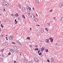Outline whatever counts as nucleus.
<instances>
[{"mask_svg":"<svg viewBox=\"0 0 63 63\" xmlns=\"http://www.w3.org/2000/svg\"><path fill=\"white\" fill-rule=\"evenodd\" d=\"M38 45H35V47H36V48H37V47H38Z\"/></svg>","mask_w":63,"mask_h":63,"instance_id":"f704fd0d","label":"nucleus"},{"mask_svg":"<svg viewBox=\"0 0 63 63\" xmlns=\"http://www.w3.org/2000/svg\"><path fill=\"white\" fill-rule=\"evenodd\" d=\"M53 19H54L55 20V19H56V18H55V17H54L53 18Z\"/></svg>","mask_w":63,"mask_h":63,"instance_id":"c03bdc74","label":"nucleus"},{"mask_svg":"<svg viewBox=\"0 0 63 63\" xmlns=\"http://www.w3.org/2000/svg\"><path fill=\"white\" fill-rule=\"evenodd\" d=\"M9 38L10 39V40H13V36L12 35L10 36L9 37Z\"/></svg>","mask_w":63,"mask_h":63,"instance_id":"20e7f679","label":"nucleus"},{"mask_svg":"<svg viewBox=\"0 0 63 63\" xmlns=\"http://www.w3.org/2000/svg\"><path fill=\"white\" fill-rule=\"evenodd\" d=\"M52 11V9H51V10H50L49 11V12H51Z\"/></svg>","mask_w":63,"mask_h":63,"instance_id":"c85d7f7f","label":"nucleus"},{"mask_svg":"<svg viewBox=\"0 0 63 63\" xmlns=\"http://www.w3.org/2000/svg\"><path fill=\"white\" fill-rule=\"evenodd\" d=\"M34 15L33 14H32V16H31V18H34V17H35V16H34Z\"/></svg>","mask_w":63,"mask_h":63,"instance_id":"6e6552de","label":"nucleus"},{"mask_svg":"<svg viewBox=\"0 0 63 63\" xmlns=\"http://www.w3.org/2000/svg\"><path fill=\"white\" fill-rule=\"evenodd\" d=\"M3 60V58H0V61H1Z\"/></svg>","mask_w":63,"mask_h":63,"instance_id":"a211bd4d","label":"nucleus"},{"mask_svg":"<svg viewBox=\"0 0 63 63\" xmlns=\"http://www.w3.org/2000/svg\"><path fill=\"white\" fill-rule=\"evenodd\" d=\"M3 46H5V43H3Z\"/></svg>","mask_w":63,"mask_h":63,"instance_id":"ea45409f","label":"nucleus"},{"mask_svg":"<svg viewBox=\"0 0 63 63\" xmlns=\"http://www.w3.org/2000/svg\"><path fill=\"white\" fill-rule=\"evenodd\" d=\"M14 61V63H16V61Z\"/></svg>","mask_w":63,"mask_h":63,"instance_id":"c756f323","label":"nucleus"},{"mask_svg":"<svg viewBox=\"0 0 63 63\" xmlns=\"http://www.w3.org/2000/svg\"><path fill=\"white\" fill-rule=\"evenodd\" d=\"M51 39H52V37H50L49 38V40H51Z\"/></svg>","mask_w":63,"mask_h":63,"instance_id":"79ce46f5","label":"nucleus"},{"mask_svg":"<svg viewBox=\"0 0 63 63\" xmlns=\"http://www.w3.org/2000/svg\"><path fill=\"white\" fill-rule=\"evenodd\" d=\"M45 51H46V52H48V49H46L45 50Z\"/></svg>","mask_w":63,"mask_h":63,"instance_id":"a878e982","label":"nucleus"},{"mask_svg":"<svg viewBox=\"0 0 63 63\" xmlns=\"http://www.w3.org/2000/svg\"><path fill=\"white\" fill-rule=\"evenodd\" d=\"M50 60L51 62H53V58H51Z\"/></svg>","mask_w":63,"mask_h":63,"instance_id":"1a4fd4ad","label":"nucleus"},{"mask_svg":"<svg viewBox=\"0 0 63 63\" xmlns=\"http://www.w3.org/2000/svg\"><path fill=\"white\" fill-rule=\"evenodd\" d=\"M28 9H29V11H31V7H29L28 8Z\"/></svg>","mask_w":63,"mask_h":63,"instance_id":"2eb2a0df","label":"nucleus"},{"mask_svg":"<svg viewBox=\"0 0 63 63\" xmlns=\"http://www.w3.org/2000/svg\"><path fill=\"white\" fill-rule=\"evenodd\" d=\"M61 21H63V17H62L61 19Z\"/></svg>","mask_w":63,"mask_h":63,"instance_id":"7c9ffc66","label":"nucleus"},{"mask_svg":"<svg viewBox=\"0 0 63 63\" xmlns=\"http://www.w3.org/2000/svg\"><path fill=\"white\" fill-rule=\"evenodd\" d=\"M3 11H5V8H4L3 9Z\"/></svg>","mask_w":63,"mask_h":63,"instance_id":"052dcab7","label":"nucleus"},{"mask_svg":"<svg viewBox=\"0 0 63 63\" xmlns=\"http://www.w3.org/2000/svg\"><path fill=\"white\" fill-rule=\"evenodd\" d=\"M6 5V3H4V4H3V6H6V5Z\"/></svg>","mask_w":63,"mask_h":63,"instance_id":"49530a36","label":"nucleus"},{"mask_svg":"<svg viewBox=\"0 0 63 63\" xmlns=\"http://www.w3.org/2000/svg\"><path fill=\"white\" fill-rule=\"evenodd\" d=\"M21 53V54L22 55V54H23V53Z\"/></svg>","mask_w":63,"mask_h":63,"instance_id":"4d7b16f0","label":"nucleus"},{"mask_svg":"<svg viewBox=\"0 0 63 63\" xmlns=\"http://www.w3.org/2000/svg\"><path fill=\"white\" fill-rule=\"evenodd\" d=\"M2 57H4V55H2Z\"/></svg>","mask_w":63,"mask_h":63,"instance_id":"864d4df0","label":"nucleus"},{"mask_svg":"<svg viewBox=\"0 0 63 63\" xmlns=\"http://www.w3.org/2000/svg\"><path fill=\"white\" fill-rule=\"evenodd\" d=\"M44 47H42V50H43L44 49Z\"/></svg>","mask_w":63,"mask_h":63,"instance_id":"4c0bfd02","label":"nucleus"},{"mask_svg":"<svg viewBox=\"0 0 63 63\" xmlns=\"http://www.w3.org/2000/svg\"><path fill=\"white\" fill-rule=\"evenodd\" d=\"M7 5L6 6H9V3H8V2H7Z\"/></svg>","mask_w":63,"mask_h":63,"instance_id":"a18cd8bd","label":"nucleus"},{"mask_svg":"<svg viewBox=\"0 0 63 63\" xmlns=\"http://www.w3.org/2000/svg\"><path fill=\"white\" fill-rule=\"evenodd\" d=\"M35 50H39V49L38 48H35Z\"/></svg>","mask_w":63,"mask_h":63,"instance_id":"4be33fe9","label":"nucleus"},{"mask_svg":"<svg viewBox=\"0 0 63 63\" xmlns=\"http://www.w3.org/2000/svg\"><path fill=\"white\" fill-rule=\"evenodd\" d=\"M7 3H5V5H6V6H7Z\"/></svg>","mask_w":63,"mask_h":63,"instance_id":"338daca9","label":"nucleus"},{"mask_svg":"<svg viewBox=\"0 0 63 63\" xmlns=\"http://www.w3.org/2000/svg\"><path fill=\"white\" fill-rule=\"evenodd\" d=\"M49 41V40L48 39H47L46 40H45V42L46 43H48V41Z\"/></svg>","mask_w":63,"mask_h":63,"instance_id":"0eeeda50","label":"nucleus"},{"mask_svg":"<svg viewBox=\"0 0 63 63\" xmlns=\"http://www.w3.org/2000/svg\"><path fill=\"white\" fill-rule=\"evenodd\" d=\"M30 12H27V14H29V15L28 14V15H30Z\"/></svg>","mask_w":63,"mask_h":63,"instance_id":"b1692460","label":"nucleus"},{"mask_svg":"<svg viewBox=\"0 0 63 63\" xmlns=\"http://www.w3.org/2000/svg\"><path fill=\"white\" fill-rule=\"evenodd\" d=\"M45 30H47V32H48V29H47V28H45Z\"/></svg>","mask_w":63,"mask_h":63,"instance_id":"5701e85b","label":"nucleus"},{"mask_svg":"<svg viewBox=\"0 0 63 63\" xmlns=\"http://www.w3.org/2000/svg\"><path fill=\"white\" fill-rule=\"evenodd\" d=\"M22 17L23 18H25V17L24 16V15H22Z\"/></svg>","mask_w":63,"mask_h":63,"instance_id":"f3484780","label":"nucleus"},{"mask_svg":"<svg viewBox=\"0 0 63 63\" xmlns=\"http://www.w3.org/2000/svg\"><path fill=\"white\" fill-rule=\"evenodd\" d=\"M27 39H28V40H30V37H28L27 38Z\"/></svg>","mask_w":63,"mask_h":63,"instance_id":"412c9836","label":"nucleus"},{"mask_svg":"<svg viewBox=\"0 0 63 63\" xmlns=\"http://www.w3.org/2000/svg\"><path fill=\"white\" fill-rule=\"evenodd\" d=\"M5 38L6 39V40H8V39H7V37H6Z\"/></svg>","mask_w":63,"mask_h":63,"instance_id":"09e8293b","label":"nucleus"},{"mask_svg":"<svg viewBox=\"0 0 63 63\" xmlns=\"http://www.w3.org/2000/svg\"><path fill=\"white\" fill-rule=\"evenodd\" d=\"M57 45V43H56V44H55V45Z\"/></svg>","mask_w":63,"mask_h":63,"instance_id":"e2e57ef3","label":"nucleus"},{"mask_svg":"<svg viewBox=\"0 0 63 63\" xmlns=\"http://www.w3.org/2000/svg\"><path fill=\"white\" fill-rule=\"evenodd\" d=\"M47 24L48 25H50V23H47Z\"/></svg>","mask_w":63,"mask_h":63,"instance_id":"37998d69","label":"nucleus"},{"mask_svg":"<svg viewBox=\"0 0 63 63\" xmlns=\"http://www.w3.org/2000/svg\"><path fill=\"white\" fill-rule=\"evenodd\" d=\"M4 35H2L1 36V37H3Z\"/></svg>","mask_w":63,"mask_h":63,"instance_id":"3c124183","label":"nucleus"},{"mask_svg":"<svg viewBox=\"0 0 63 63\" xmlns=\"http://www.w3.org/2000/svg\"><path fill=\"white\" fill-rule=\"evenodd\" d=\"M17 44H19V42H18V41H17Z\"/></svg>","mask_w":63,"mask_h":63,"instance_id":"a19ab883","label":"nucleus"},{"mask_svg":"<svg viewBox=\"0 0 63 63\" xmlns=\"http://www.w3.org/2000/svg\"><path fill=\"white\" fill-rule=\"evenodd\" d=\"M5 3H7V2H4H4H2V4H3V5H4V4H5Z\"/></svg>","mask_w":63,"mask_h":63,"instance_id":"aec40b11","label":"nucleus"},{"mask_svg":"<svg viewBox=\"0 0 63 63\" xmlns=\"http://www.w3.org/2000/svg\"><path fill=\"white\" fill-rule=\"evenodd\" d=\"M42 11H40V12H39V14H40V15H41V14H42Z\"/></svg>","mask_w":63,"mask_h":63,"instance_id":"58836bf2","label":"nucleus"},{"mask_svg":"<svg viewBox=\"0 0 63 63\" xmlns=\"http://www.w3.org/2000/svg\"><path fill=\"white\" fill-rule=\"evenodd\" d=\"M22 11H23V12H25V8L24 7H23L21 9Z\"/></svg>","mask_w":63,"mask_h":63,"instance_id":"39448f33","label":"nucleus"},{"mask_svg":"<svg viewBox=\"0 0 63 63\" xmlns=\"http://www.w3.org/2000/svg\"><path fill=\"white\" fill-rule=\"evenodd\" d=\"M63 6V2H62L60 3L59 5V7L60 8L62 7V6Z\"/></svg>","mask_w":63,"mask_h":63,"instance_id":"f257e3e1","label":"nucleus"},{"mask_svg":"<svg viewBox=\"0 0 63 63\" xmlns=\"http://www.w3.org/2000/svg\"><path fill=\"white\" fill-rule=\"evenodd\" d=\"M33 10H34V7H33Z\"/></svg>","mask_w":63,"mask_h":63,"instance_id":"680f3d73","label":"nucleus"},{"mask_svg":"<svg viewBox=\"0 0 63 63\" xmlns=\"http://www.w3.org/2000/svg\"><path fill=\"white\" fill-rule=\"evenodd\" d=\"M4 22H5L6 21H4Z\"/></svg>","mask_w":63,"mask_h":63,"instance_id":"774afa93","label":"nucleus"},{"mask_svg":"<svg viewBox=\"0 0 63 63\" xmlns=\"http://www.w3.org/2000/svg\"><path fill=\"white\" fill-rule=\"evenodd\" d=\"M1 31V28H0V31Z\"/></svg>","mask_w":63,"mask_h":63,"instance_id":"69168bd1","label":"nucleus"},{"mask_svg":"<svg viewBox=\"0 0 63 63\" xmlns=\"http://www.w3.org/2000/svg\"><path fill=\"white\" fill-rule=\"evenodd\" d=\"M12 44H16V43H15L14 42H13L12 43Z\"/></svg>","mask_w":63,"mask_h":63,"instance_id":"c9c22d12","label":"nucleus"},{"mask_svg":"<svg viewBox=\"0 0 63 63\" xmlns=\"http://www.w3.org/2000/svg\"><path fill=\"white\" fill-rule=\"evenodd\" d=\"M25 62H26V63H27V61L26 60H25Z\"/></svg>","mask_w":63,"mask_h":63,"instance_id":"2f4dec72","label":"nucleus"},{"mask_svg":"<svg viewBox=\"0 0 63 63\" xmlns=\"http://www.w3.org/2000/svg\"><path fill=\"white\" fill-rule=\"evenodd\" d=\"M35 2L37 4H39V1L38 0H35Z\"/></svg>","mask_w":63,"mask_h":63,"instance_id":"423d86ee","label":"nucleus"},{"mask_svg":"<svg viewBox=\"0 0 63 63\" xmlns=\"http://www.w3.org/2000/svg\"><path fill=\"white\" fill-rule=\"evenodd\" d=\"M16 21V19H15V21Z\"/></svg>","mask_w":63,"mask_h":63,"instance_id":"bf43d9fd","label":"nucleus"},{"mask_svg":"<svg viewBox=\"0 0 63 63\" xmlns=\"http://www.w3.org/2000/svg\"><path fill=\"white\" fill-rule=\"evenodd\" d=\"M11 52H12L13 53L14 52V50H13V51H12Z\"/></svg>","mask_w":63,"mask_h":63,"instance_id":"13d9d810","label":"nucleus"},{"mask_svg":"<svg viewBox=\"0 0 63 63\" xmlns=\"http://www.w3.org/2000/svg\"><path fill=\"white\" fill-rule=\"evenodd\" d=\"M53 41V39H52L51 40V42L52 43Z\"/></svg>","mask_w":63,"mask_h":63,"instance_id":"6ab92c4d","label":"nucleus"},{"mask_svg":"<svg viewBox=\"0 0 63 63\" xmlns=\"http://www.w3.org/2000/svg\"><path fill=\"white\" fill-rule=\"evenodd\" d=\"M37 26H40V25H36Z\"/></svg>","mask_w":63,"mask_h":63,"instance_id":"6e6d98bb","label":"nucleus"},{"mask_svg":"<svg viewBox=\"0 0 63 63\" xmlns=\"http://www.w3.org/2000/svg\"><path fill=\"white\" fill-rule=\"evenodd\" d=\"M10 50L11 51H13V50L12 49H10Z\"/></svg>","mask_w":63,"mask_h":63,"instance_id":"de8ad7c7","label":"nucleus"},{"mask_svg":"<svg viewBox=\"0 0 63 63\" xmlns=\"http://www.w3.org/2000/svg\"><path fill=\"white\" fill-rule=\"evenodd\" d=\"M31 29H32L31 28H30V30H31Z\"/></svg>","mask_w":63,"mask_h":63,"instance_id":"0e129e2a","label":"nucleus"},{"mask_svg":"<svg viewBox=\"0 0 63 63\" xmlns=\"http://www.w3.org/2000/svg\"><path fill=\"white\" fill-rule=\"evenodd\" d=\"M29 6H27V9H28V8H29Z\"/></svg>","mask_w":63,"mask_h":63,"instance_id":"8fccbe9b","label":"nucleus"},{"mask_svg":"<svg viewBox=\"0 0 63 63\" xmlns=\"http://www.w3.org/2000/svg\"><path fill=\"white\" fill-rule=\"evenodd\" d=\"M18 19L19 20H20V17H19L18 18Z\"/></svg>","mask_w":63,"mask_h":63,"instance_id":"603ef678","label":"nucleus"},{"mask_svg":"<svg viewBox=\"0 0 63 63\" xmlns=\"http://www.w3.org/2000/svg\"><path fill=\"white\" fill-rule=\"evenodd\" d=\"M4 48H3L2 49H1L0 51V52H3L4 51Z\"/></svg>","mask_w":63,"mask_h":63,"instance_id":"f8f14e48","label":"nucleus"},{"mask_svg":"<svg viewBox=\"0 0 63 63\" xmlns=\"http://www.w3.org/2000/svg\"><path fill=\"white\" fill-rule=\"evenodd\" d=\"M35 21H36V22H37V21H38V19L36 18L35 19Z\"/></svg>","mask_w":63,"mask_h":63,"instance_id":"4468645a","label":"nucleus"},{"mask_svg":"<svg viewBox=\"0 0 63 63\" xmlns=\"http://www.w3.org/2000/svg\"><path fill=\"white\" fill-rule=\"evenodd\" d=\"M16 16V17H18V14H16L15 15Z\"/></svg>","mask_w":63,"mask_h":63,"instance_id":"ddd939ff","label":"nucleus"},{"mask_svg":"<svg viewBox=\"0 0 63 63\" xmlns=\"http://www.w3.org/2000/svg\"><path fill=\"white\" fill-rule=\"evenodd\" d=\"M41 31L42 33H44V29H42L41 30Z\"/></svg>","mask_w":63,"mask_h":63,"instance_id":"9d476101","label":"nucleus"},{"mask_svg":"<svg viewBox=\"0 0 63 63\" xmlns=\"http://www.w3.org/2000/svg\"><path fill=\"white\" fill-rule=\"evenodd\" d=\"M17 21H16L15 22V24H17Z\"/></svg>","mask_w":63,"mask_h":63,"instance_id":"393cba45","label":"nucleus"},{"mask_svg":"<svg viewBox=\"0 0 63 63\" xmlns=\"http://www.w3.org/2000/svg\"><path fill=\"white\" fill-rule=\"evenodd\" d=\"M40 52V50H39L38 51V53H39Z\"/></svg>","mask_w":63,"mask_h":63,"instance_id":"72a5a7b5","label":"nucleus"},{"mask_svg":"<svg viewBox=\"0 0 63 63\" xmlns=\"http://www.w3.org/2000/svg\"><path fill=\"white\" fill-rule=\"evenodd\" d=\"M13 49L14 50H16L17 49V48L16 46H15L13 47Z\"/></svg>","mask_w":63,"mask_h":63,"instance_id":"7ed1b4c3","label":"nucleus"},{"mask_svg":"<svg viewBox=\"0 0 63 63\" xmlns=\"http://www.w3.org/2000/svg\"><path fill=\"white\" fill-rule=\"evenodd\" d=\"M47 61L48 62H50V61H49V60H47Z\"/></svg>","mask_w":63,"mask_h":63,"instance_id":"e433bc0d","label":"nucleus"},{"mask_svg":"<svg viewBox=\"0 0 63 63\" xmlns=\"http://www.w3.org/2000/svg\"><path fill=\"white\" fill-rule=\"evenodd\" d=\"M11 53L10 52H9L8 53V55H11Z\"/></svg>","mask_w":63,"mask_h":63,"instance_id":"473e14b6","label":"nucleus"},{"mask_svg":"<svg viewBox=\"0 0 63 63\" xmlns=\"http://www.w3.org/2000/svg\"><path fill=\"white\" fill-rule=\"evenodd\" d=\"M34 59L35 61L37 63H38L39 62V60H38V59H37L36 58H34Z\"/></svg>","mask_w":63,"mask_h":63,"instance_id":"f03ea898","label":"nucleus"},{"mask_svg":"<svg viewBox=\"0 0 63 63\" xmlns=\"http://www.w3.org/2000/svg\"><path fill=\"white\" fill-rule=\"evenodd\" d=\"M42 54V53L41 52V53H39V54H38L39 55H41V54Z\"/></svg>","mask_w":63,"mask_h":63,"instance_id":"bb28decb","label":"nucleus"},{"mask_svg":"<svg viewBox=\"0 0 63 63\" xmlns=\"http://www.w3.org/2000/svg\"><path fill=\"white\" fill-rule=\"evenodd\" d=\"M18 6H19V8L20 9H21V6L19 5V4L18 5Z\"/></svg>","mask_w":63,"mask_h":63,"instance_id":"dca6fc26","label":"nucleus"},{"mask_svg":"<svg viewBox=\"0 0 63 63\" xmlns=\"http://www.w3.org/2000/svg\"><path fill=\"white\" fill-rule=\"evenodd\" d=\"M29 46L30 47H32V46L31 45H30Z\"/></svg>","mask_w":63,"mask_h":63,"instance_id":"5fc2aeb1","label":"nucleus"},{"mask_svg":"<svg viewBox=\"0 0 63 63\" xmlns=\"http://www.w3.org/2000/svg\"><path fill=\"white\" fill-rule=\"evenodd\" d=\"M1 27L2 28H3V27H4V26H3V25H2V24H1Z\"/></svg>","mask_w":63,"mask_h":63,"instance_id":"cd10ccee","label":"nucleus"},{"mask_svg":"<svg viewBox=\"0 0 63 63\" xmlns=\"http://www.w3.org/2000/svg\"><path fill=\"white\" fill-rule=\"evenodd\" d=\"M4 44H5V46H6V45H8V43L7 42H5L4 43Z\"/></svg>","mask_w":63,"mask_h":63,"instance_id":"9b49d317","label":"nucleus"}]
</instances>
